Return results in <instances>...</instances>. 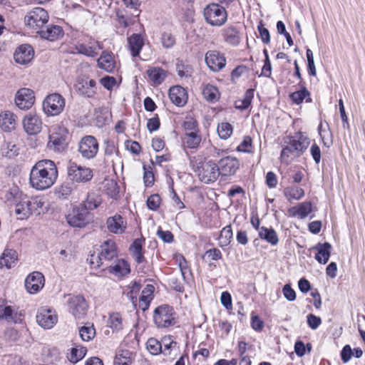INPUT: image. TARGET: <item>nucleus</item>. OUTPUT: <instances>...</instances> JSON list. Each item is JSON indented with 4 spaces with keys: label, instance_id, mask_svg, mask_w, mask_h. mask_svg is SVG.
Here are the masks:
<instances>
[{
    "label": "nucleus",
    "instance_id": "c9c22d12",
    "mask_svg": "<svg viewBox=\"0 0 365 365\" xmlns=\"http://www.w3.org/2000/svg\"><path fill=\"white\" fill-rule=\"evenodd\" d=\"M75 189L74 184L71 182H64L61 185L55 188V195L58 199L65 200L67 199L73 192Z\"/></svg>",
    "mask_w": 365,
    "mask_h": 365
},
{
    "label": "nucleus",
    "instance_id": "9d476101",
    "mask_svg": "<svg viewBox=\"0 0 365 365\" xmlns=\"http://www.w3.org/2000/svg\"><path fill=\"white\" fill-rule=\"evenodd\" d=\"M65 107V99L58 93H52L46 96L43 102V110L48 115L60 114Z\"/></svg>",
    "mask_w": 365,
    "mask_h": 365
},
{
    "label": "nucleus",
    "instance_id": "72a5a7b5",
    "mask_svg": "<svg viewBox=\"0 0 365 365\" xmlns=\"http://www.w3.org/2000/svg\"><path fill=\"white\" fill-rule=\"evenodd\" d=\"M106 327L112 330V333H118L123 329V318L120 313L113 312L109 314Z\"/></svg>",
    "mask_w": 365,
    "mask_h": 365
},
{
    "label": "nucleus",
    "instance_id": "20e7f679",
    "mask_svg": "<svg viewBox=\"0 0 365 365\" xmlns=\"http://www.w3.org/2000/svg\"><path fill=\"white\" fill-rule=\"evenodd\" d=\"M68 130L63 125H53L48 131L47 148L56 153H61L67 148Z\"/></svg>",
    "mask_w": 365,
    "mask_h": 365
},
{
    "label": "nucleus",
    "instance_id": "49530a36",
    "mask_svg": "<svg viewBox=\"0 0 365 365\" xmlns=\"http://www.w3.org/2000/svg\"><path fill=\"white\" fill-rule=\"evenodd\" d=\"M1 150L2 155L8 158H13L19 155V148L11 142H4Z\"/></svg>",
    "mask_w": 365,
    "mask_h": 365
},
{
    "label": "nucleus",
    "instance_id": "473e14b6",
    "mask_svg": "<svg viewBox=\"0 0 365 365\" xmlns=\"http://www.w3.org/2000/svg\"><path fill=\"white\" fill-rule=\"evenodd\" d=\"M16 116L11 112H5L0 115V126L6 132H10L16 128Z\"/></svg>",
    "mask_w": 365,
    "mask_h": 365
},
{
    "label": "nucleus",
    "instance_id": "603ef678",
    "mask_svg": "<svg viewBox=\"0 0 365 365\" xmlns=\"http://www.w3.org/2000/svg\"><path fill=\"white\" fill-rule=\"evenodd\" d=\"M176 71L180 78H189L192 74V68L191 66L185 63L182 61H178L176 63Z\"/></svg>",
    "mask_w": 365,
    "mask_h": 365
},
{
    "label": "nucleus",
    "instance_id": "2eb2a0df",
    "mask_svg": "<svg viewBox=\"0 0 365 365\" xmlns=\"http://www.w3.org/2000/svg\"><path fill=\"white\" fill-rule=\"evenodd\" d=\"M38 207V202L36 200H31L25 197L16 205L15 213L19 216V219L24 220L37 210Z\"/></svg>",
    "mask_w": 365,
    "mask_h": 365
},
{
    "label": "nucleus",
    "instance_id": "dca6fc26",
    "mask_svg": "<svg viewBox=\"0 0 365 365\" xmlns=\"http://www.w3.org/2000/svg\"><path fill=\"white\" fill-rule=\"evenodd\" d=\"M69 312L76 318L84 316L88 308V304L81 296L70 297L68 301Z\"/></svg>",
    "mask_w": 365,
    "mask_h": 365
},
{
    "label": "nucleus",
    "instance_id": "a878e982",
    "mask_svg": "<svg viewBox=\"0 0 365 365\" xmlns=\"http://www.w3.org/2000/svg\"><path fill=\"white\" fill-rule=\"evenodd\" d=\"M106 269H108L109 273L117 277H123L130 272V264L123 259H117L112 265L108 264Z\"/></svg>",
    "mask_w": 365,
    "mask_h": 365
},
{
    "label": "nucleus",
    "instance_id": "3c124183",
    "mask_svg": "<svg viewBox=\"0 0 365 365\" xmlns=\"http://www.w3.org/2000/svg\"><path fill=\"white\" fill-rule=\"evenodd\" d=\"M86 351V348L76 346L71 349V353L68 358L71 362L76 363L85 356Z\"/></svg>",
    "mask_w": 365,
    "mask_h": 365
},
{
    "label": "nucleus",
    "instance_id": "f03ea898",
    "mask_svg": "<svg viewBox=\"0 0 365 365\" xmlns=\"http://www.w3.org/2000/svg\"><path fill=\"white\" fill-rule=\"evenodd\" d=\"M286 145L281 152L280 158L284 162L288 163L292 157H299L307 149L310 139L304 133L299 132L288 138Z\"/></svg>",
    "mask_w": 365,
    "mask_h": 365
},
{
    "label": "nucleus",
    "instance_id": "e2e57ef3",
    "mask_svg": "<svg viewBox=\"0 0 365 365\" xmlns=\"http://www.w3.org/2000/svg\"><path fill=\"white\" fill-rule=\"evenodd\" d=\"M307 322L309 327L314 330L317 329L322 324L321 318L314 315L313 314L307 315Z\"/></svg>",
    "mask_w": 365,
    "mask_h": 365
},
{
    "label": "nucleus",
    "instance_id": "37998d69",
    "mask_svg": "<svg viewBox=\"0 0 365 365\" xmlns=\"http://www.w3.org/2000/svg\"><path fill=\"white\" fill-rule=\"evenodd\" d=\"M255 90L250 88L246 91L242 99H239L235 101V107L240 110L247 109L251 104L252 100L254 97Z\"/></svg>",
    "mask_w": 365,
    "mask_h": 365
},
{
    "label": "nucleus",
    "instance_id": "cd10ccee",
    "mask_svg": "<svg viewBox=\"0 0 365 365\" xmlns=\"http://www.w3.org/2000/svg\"><path fill=\"white\" fill-rule=\"evenodd\" d=\"M93 115L96 125L99 128L108 124L111 120V112L106 106L96 108Z\"/></svg>",
    "mask_w": 365,
    "mask_h": 365
},
{
    "label": "nucleus",
    "instance_id": "4468645a",
    "mask_svg": "<svg viewBox=\"0 0 365 365\" xmlns=\"http://www.w3.org/2000/svg\"><path fill=\"white\" fill-rule=\"evenodd\" d=\"M35 102L34 91L28 88H20L15 96V103L21 110H29Z\"/></svg>",
    "mask_w": 365,
    "mask_h": 365
},
{
    "label": "nucleus",
    "instance_id": "13d9d810",
    "mask_svg": "<svg viewBox=\"0 0 365 365\" xmlns=\"http://www.w3.org/2000/svg\"><path fill=\"white\" fill-rule=\"evenodd\" d=\"M100 83L108 91H111L117 86V81L113 76H106L100 79Z\"/></svg>",
    "mask_w": 365,
    "mask_h": 365
},
{
    "label": "nucleus",
    "instance_id": "4d7b16f0",
    "mask_svg": "<svg viewBox=\"0 0 365 365\" xmlns=\"http://www.w3.org/2000/svg\"><path fill=\"white\" fill-rule=\"evenodd\" d=\"M160 202L161 198L158 194L151 195L146 202L148 207L153 211H155L159 208Z\"/></svg>",
    "mask_w": 365,
    "mask_h": 365
},
{
    "label": "nucleus",
    "instance_id": "bf43d9fd",
    "mask_svg": "<svg viewBox=\"0 0 365 365\" xmlns=\"http://www.w3.org/2000/svg\"><path fill=\"white\" fill-rule=\"evenodd\" d=\"M306 56L308 63V73L310 76H315L317 75V70L314 65L313 52L311 49L307 48Z\"/></svg>",
    "mask_w": 365,
    "mask_h": 365
},
{
    "label": "nucleus",
    "instance_id": "f704fd0d",
    "mask_svg": "<svg viewBox=\"0 0 365 365\" xmlns=\"http://www.w3.org/2000/svg\"><path fill=\"white\" fill-rule=\"evenodd\" d=\"M202 138L199 131L185 133L182 138L183 145L190 149L197 148Z\"/></svg>",
    "mask_w": 365,
    "mask_h": 365
},
{
    "label": "nucleus",
    "instance_id": "6ab92c4d",
    "mask_svg": "<svg viewBox=\"0 0 365 365\" xmlns=\"http://www.w3.org/2000/svg\"><path fill=\"white\" fill-rule=\"evenodd\" d=\"M217 166L220 174L224 176H230L239 169L240 163L236 158L227 156L219 160Z\"/></svg>",
    "mask_w": 365,
    "mask_h": 365
},
{
    "label": "nucleus",
    "instance_id": "c85d7f7f",
    "mask_svg": "<svg viewBox=\"0 0 365 365\" xmlns=\"http://www.w3.org/2000/svg\"><path fill=\"white\" fill-rule=\"evenodd\" d=\"M144 45V41L140 34H134L128 38V47L133 57L139 56Z\"/></svg>",
    "mask_w": 365,
    "mask_h": 365
},
{
    "label": "nucleus",
    "instance_id": "8fccbe9b",
    "mask_svg": "<svg viewBox=\"0 0 365 365\" xmlns=\"http://www.w3.org/2000/svg\"><path fill=\"white\" fill-rule=\"evenodd\" d=\"M102 187L106 193L111 197H115L118 193L117 183L113 180L105 179L102 182L101 189Z\"/></svg>",
    "mask_w": 365,
    "mask_h": 365
},
{
    "label": "nucleus",
    "instance_id": "69168bd1",
    "mask_svg": "<svg viewBox=\"0 0 365 365\" xmlns=\"http://www.w3.org/2000/svg\"><path fill=\"white\" fill-rule=\"evenodd\" d=\"M144 174H143V182L146 187L152 186L154 183L155 178L153 172L146 169L145 166H143Z\"/></svg>",
    "mask_w": 365,
    "mask_h": 365
},
{
    "label": "nucleus",
    "instance_id": "0eeeda50",
    "mask_svg": "<svg viewBox=\"0 0 365 365\" xmlns=\"http://www.w3.org/2000/svg\"><path fill=\"white\" fill-rule=\"evenodd\" d=\"M153 319L160 328L168 327L176 323L175 312L173 307L167 304L159 306L155 309Z\"/></svg>",
    "mask_w": 365,
    "mask_h": 365
},
{
    "label": "nucleus",
    "instance_id": "6e6d98bb",
    "mask_svg": "<svg viewBox=\"0 0 365 365\" xmlns=\"http://www.w3.org/2000/svg\"><path fill=\"white\" fill-rule=\"evenodd\" d=\"M162 351L165 355H170L171 350L175 349L177 343L173 341L170 336L165 337L162 340Z\"/></svg>",
    "mask_w": 365,
    "mask_h": 365
},
{
    "label": "nucleus",
    "instance_id": "b1692460",
    "mask_svg": "<svg viewBox=\"0 0 365 365\" xmlns=\"http://www.w3.org/2000/svg\"><path fill=\"white\" fill-rule=\"evenodd\" d=\"M37 34L43 39L54 41L63 37L64 33L60 26L51 24L47 26L46 29H41Z\"/></svg>",
    "mask_w": 365,
    "mask_h": 365
},
{
    "label": "nucleus",
    "instance_id": "39448f33",
    "mask_svg": "<svg viewBox=\"0 0 365 365\" xmlns=\"http://www.w3.org/2000/svg\"><path fill=\"white\" fill-rule=\"evenodd\" d=\"M203 16L206 22L212 26L220 27L227 20V12L225 8L217 3L207 5L203 10Z\"/></svg>",
    "mask_w": 365,
    "mask_h": 365
},
{
    "label": "nucleus",
    "instance_id": "bb28decb",
    "mask_svg": "<svg viewBox=\"0 0 365 365\" xmlns=\"http://www.w3.org/2000/svg\"><path fill=\"white\" fill-rule=\"evenodd\" d=\"M146 73L149 81L155 86L162 84L168 76V71L158 66L149 67Z\"/></svg>",
    "mask_w": 365,
    "mask_h": 365
},
{
    "label": "nucleus",
    "instance_id": "ddd939ff",
    "mask_svg": "<svg viewBox=\"0 0 365 365\" xmlns=\"http://www.w3.org/2000/svg\"><path fill=\"white\" fill-rule=\"evenodd\" d=\"M43 122L41 117L34 113H29L22 120L24 130L29 135H36L41 133Z\"/></svg>",
    "mask_w": 365,
    "mask_h": 365
},
{
    "label": "nucleus",
    "instance_id": "0e129e2a",
    "mask_svg": "<svg viewBox=\"0 0 365 365\" xmlns=\"http://www.w3.org/2000/svg\"><path fill=\"white\" fill-rule=\"evenodd\" d=\"M257 29L262 42L266 44L269 43L270 41V35L269 31L264 27L262 23L258 25Z\"/></svg>",
    "mask_w": 365,
    "mask_h": 365
},
{
    "label": "nucleus",
    "instance_id": "f8f14e48",
    "mask_svg": "<svg viewBox=\"0 0 365 365\" xmlns=\"http://www.w3.org/2000/svg\"><path fill=\"white\" fill-rule=\"evenodd\" d=\"M197 172L200 180L205 183L215 182L220 175L218 166L212 161L202 163L197 167Z\"/></svg>",
    "mask_w": 365,
    "mask_h": 365
},
{
    "label": "nucleus",
    "instance_id": "774afa93",
    "mask_svg": "<svg viewBox=\"0 0 365 365\" xmlns=\"http://www.w3.org/2000/svg\"><path fill=\"white\" fill-rule=\"evenodd\" d=\"M282 292L284 297L289 301H294L296 299L295 291L291 287L289 284H285L282 289Z\"/></svg>",
    "mask_w": 365,
    "mask_h": 365
},
{
    "label": "nucleus",
    "instance_id": "680f3d73",
    "mask_svg": "<svg viewBox=\"0 0 365 365\" xmlns=\"http://www.w3.org/2000/svg\"><path fill=\"white\" fill-rule=\"evenodd\" d=\"M183 128L185 133L187 132H198L197 123L195 120L192 118H187L183 123Z\"/></svg>",
    "mask_w": 365,
    "mask_h": 365
},
{
    "label": "nucleus",
    "instance_id": "a19ab883",
    "mask_svg": "<svg viewBox=\"0 0 365 365\" xmlns=\"http://www.w3.org/2000/svg\"><path fill=\"white\" fill-rule=\"evenodd\" d=\"M143 240L141 239H135L130 247V251L135 261L140 264L144 260L142 253Z\"/></svg>",
    "mask_w": 365,
    "mask_h": 365
},
{
    "label": "nucleus",
    "instance_id": "ea45409f",
    "mask_svg": "<svg viewBox=\"0 0 365 365\" xmlns=\"http://www.w3.org/2000/svg\"><path fill=\"white\" fill-rule=\"evenodd\" d=\"M300 86L301 89L292 93L289 96L290 98L297 105L302 103L304 100H306V102H311L312 99L310 98V93L303 85L300 84Z\"/></svg>",
    "mask_w": 365,
    "mask_h": 365
},
{
    "label": "nucleus",
    "instance_id": "412c9836",
    "mask_svg": "<svg viewBox=\"0 0 365 365\" xmlns=\"http://www.w3.org/2000/svg\"><path fill=\"white\" fill-rule=\"evenodd\" d=\"M97 66L107 73H113L118 68V64L112 53L103 51L97 60Z\"/></svg>",
    "mask_w": 365,
    "mask_h": 365
},
{
    "label": "nucleus",
    "instance_id": "de8ad7c7",
    "mask_svg": "<svg viewBox=\"0 0 365 365\" xmlns=\"http://www.w3.org/2000/svg\"><path fill=\"white\" fill-rule=\"evenodd\" d=\"M202 95L207 101L210 102L217 101L219 98L218 89L210 84L204 86L202 88Z\"/></svg>",
    "mask_w": 365,
    "mask_h": 365
},
{
    "label": "nucleus",
    "instance_id": "a211bd4d",
    "mask_svg": "<svg viewBox=\"0 0 365 365\" xmlns=\"http://www.w3.org/2000/svg\"><path fill=\"white\" fill-rule=\"evenodd\" d=\"M45 278L42 273L33 272L25 279V287L30 294L38 292L44 286Z\"/></svg>",
    "mask_w": 365,
    "mask_h": 365
},
{
    "label": "nucleus",
    "instance_id": "e433bc0d",
    "mask_svg": "<svg viewBox=\"0 0 365 365\" xmlns=\"http://www.w3.org/2000/svg\"><path fill=\"white\" fill-rule=\"evenodd\" d=\"M17 260V253L14 250L6 249L0 257V267L11 268Z\"/></svg>",
    "mask_w": 365,
    "mask_h": 365
},
{
    "label": "nucleus",
    "instance_id": "393cba45",
    "mask_svg": "<svg viewBox=\"0 0 365 365\" xmlns=\"http://www.w3.org/2000/svg\"><path fill=\"white\" fill-rule=\"evenodd\" d=\"M222 36L224 41L232 46H238L242 40L240 31L234 26H229L223 29Z\"/></svg>",
    "mask_w": 365,
    "mask_h": 365
},
{
    "label": "nucleus",
    "instance_id": "338daca9",
    "mask_svg": "<svg viewBox=\"0 0 365 365\" xmlns=\"http://www.w3.org/2000/svg\"><path fill=\"white\" fill-rule=\"evenodd\" d=\"M126 148L135 155L140 154L141 151V147L140 144L136 141L127 140L125 143Z\"/></svg>",
    "mask_w": 365,
    "mask_h": 365
},
{
    "label": "nucleus",
    "instance_id": "052dcab7",
    "mask_svg": "<svg viewBox=\"0 0 365 365\" xmlns=\"http://www.w3.org/2000/svg\"><path fill=\"white\" fill-rule=\"evenodd\" d=\"M237 150L240 152L250 153L252 150V138L245 136L242 142L237 146Z\"/></svg>",
    "mask_w": 365,
    "mask_h": 365
},
{
    "label": "nucleus",
    "instance_id": "5fc2aeb1",
    "mask_svg": "<svg viewBox=\"0 0 365 365\" xmlns=\"http://www.w3.org/2000/svg\"><path fill=\"white\" fill-rule=\"evenodd\" d=\"M217 133L220 138L226 140L232 133V126L229 123H221L217 126Z\"/></svg>",
    "mask_w": 365,
    "mask_h": 365
},
{
    "label": "nucleus",
    "instance_id": "09e8293b",
    "mask_svg": "<svg viewBox=\"0 0 365 365\" xmlns=\"http://www.w3.org/2000/svg\"><path fill=\"white\" fill-rule=\"evenodd\" d=\"M10 306H6L3 301H0V319H5L8 322H16V317Z\"/></svg>",
    "mask_w": 365,
    "mask_h": 365
},
{
    "label": "nucleus",
    "instance_id": "5701e85b",
    "mask_svg": "<svg viewBox=\"0 0 365 365\" xmlns=\"http://www.w3.org/2000/svg\"><path fill=\"white\" fill-rule=\"evenodd\" d=\"M169 98L175 106L182 107L187 103V93L182 86H175L169 90Z\"/></svg>",
    "mask_w": 365,
    "mask_h": 365
},
{
    "label": "nucleus",
    "instance_id": "79ce46f5",
    "mask_svg": "<svg viewBox=\"0 0 365 365\" xmlns=\"http://www.w3.org/2000/svg\"><path fill=\"white\" fill-rule=\"evenodd\" d=\"M78 151L82 157L90 159L91 158V135L83 137L79 143Z\"/></svg>",
    "mask_w": 365,
    "mask_h": 365
},
{
    "label": "nucleus",
    "instance_id": "c03bdc74",
    "mask_svg": "<svg viewBox=\"0 0 365 365\" xmlns=\"http://www.w3.org/2000/svg\"><path fill=\"white\" fill-rule=\"evenodd\" d=\"M233 237L231 225L225 226L220 232L218 237V244L220 247H223L227 246Z\"/></svg>",
    "mask_w": 365,
    "mask_h": 365
},
{
    "label": "nucleus",
    "instance_id": "1a4fd4ad",
    "mask_svg": "<svg viewBox=\"0 0 365 365\" xmlns=\"http://www.w3.org/2000/svg\"><path fill=\"white\" fill-rule=\"evenodd\" d=\"M67 176L71 182H85L91 179L90 168L78 165L75 162L69 161L67 164Z\"/></svg>",
    "mask_w": 365,
    "mask_h": 365
},
{
    "label": "nucleus",
    "instance_id": "f3484780",
    "mask_svg": "<svg viewBox=\"0 0 365 365\" xmlns=\"http://www.w3.org/2000/svg\"><path fill=\"white\" fill-rule=\"evenodd\" d=\"M58 321L57 315L52 309L41 307L36 315L37 323L44 329L52 328Z\"/></svg>",
    "mask_w": 365,
    "mask_h": 365
},
{
    "label": "nucleus",
    "instance_id": "c756f323",
    "mask_svg": "<svg viewBox=\"0 0 365 365\" xmlns=\"http://www.w3.org/2000/svg\"><path fill=\"white\" fill-rule=\"evenodd\" d=\"M75 88L79 95L89 98L91 92V79L89 76H80L75 84Z\"/></svg>",
    "mask_w": 365,
    "mask_h": 365
},
{
    "label": "nucleus",
    "instance_id": "423d86ee",
    "mask_svg": "<svg viewBox=\"0 0 365 365\" xmlns=\"http://www.w3.org/2000/svg\"><path fill=\"white\" fill-rule=\"evenodd\" d=\"M98 251L96 261V268L104 270L109 262L118 256L116 244L112 240H107L100 245Z\"/></svg>",
    "mask_w": 365,
    "mask_h": 365
},
{
    "label": "nucleus",
    "instance_id": "58836bf2",
    "mask_svg": "<svg viewBox=\"0 0 365 365\" xmlns=\"http://www.w3.org/2000/svg\"><path fill=\"white\" fill-rule=\"evenodd\" d=\"M259 236L272 245H276L279 241L276 232L272 228L268 229L265 227H261L259 229Z\"/></svg>",
    "mask_w": 365,
    "mask_h": 365
},
{
    "label": "nucleus",
    "instance_id": "9b49d317",
    "mask_svg": "<svg viewBox=\"0 0 365 365\" xmlns=\"http://www.w3.org/2000/svg\"><path fill=\"white\" fill-rule=\"evenodd\" d=\"M205 61L210 71L217 73L225 68L227 59L224 53L217 50H210L205 53Z\"/></svg>",
    "mask_w": 365,
    "mask_h": 365
},
{
    "label": "nucleus",
    "instance_id": "7ed1b4c3",
    "mask_svg": "<svg viewBox=\"0 0 365 365\" xmlns=\"http://www.w3.org/2000/svg\"><path fill=\"white\" fill-rule=\"evenodd\" d=\"M91 201L89 195L86 199L72 209L66 215L67 222L72 227H82L88 223Z\"/></svg>",
    "mask_w": 365,
    "mask_h": 365
},
{
    "label": "nucleus",
    "instance_id": "4c0bfd02",
    "mask_svg": "<svg viewBox=\"0 0 365 365\" xmlns=\"http://www.w3.org/2000/svg\"><path fill=\"white\" fill-rule=\"evenodd\" d=\"M153 290L154 287L153 285H147L142 291L139 299V307L143 311L148 309L153 299Z\"/></svg>",
    "mask_w": 365,
    "mask_h": 365
},
{
    "label": "nucleus",
    "instance_id": "a18cd8bd",
    "mask_svg": "<svg viewBox=\"0 0 365 365\" xmlns=\"http://www.w3.org/2000/svg\"><path fill=\"white\" fill-rule=\"evenodd\" d=\"M284 195L289 201L297 200L304 197V192L303 189L299 187H288L284 190Z\"/></svg>",
    "mask_w": 365,
    "mask_h": 365
},
{
    "label": "nucleus",
    "instance_id": "aec40b11",
    "mask_svg": "<svg viewBox=\"0 0 365 365\" xmlns=\"http://www.w3.org/2000/svg\"><path fill=\"white\" fill-rule=\"evenodd\" d=\"M34 56V51L29 44L19 46L14 53V58L16 63L21 65L28 64Z\"/></svg>",
    "mask_w": 365,
    "mask_h": 365
},
{
    "label": "nucleus",
    "instance_id": "2f4dec72",
    "mask_svg": "<svg viewBox=\"0 0 365 365\" xmlns=\"http://www.w3.org/2000/svg\"><path fill=\"white\" fill-rule=\"evenodd\" d=\"M312 211V205L309 202H304L299 204L297 206L289 209V214L291 216L297 217L299 219L305 218Z\"/></svg>",
    "mask_w": 365,
    "mask_h": 365
},
{
    "label": "nucleus",
    "instance_id": "6e6552de",
    "mask_svg": "<svg viewBox=\"0 0 365 365\" xmlns=\"http://www.w3.org/2000/svg\"><path fill=\"white\" fill-rule=\"evenodd\" d=\"M48 12L41 7L34 8L24 17L25 24L32 29L39 31L48 21Z\"/></svg>",
    "mask_w": 365,
    "mask_h": 365
},
{
    "label": "nucleus",
    "instance_id": "4be33fe9",
    "mask_svg": "<svg viewBox=\"0 0 365 365\" xmlns=\"http://www.w3.org/2000/svg\"><path fill=\"white\" fill-rule=\"evenodd\" d=\"M107 228L109 232L119 235L123 233L127 227V222L118 214L109 217L106 220Z\"/></svg>",
    "mask_w": 365,
    "mask_h": 365
},
{
    "label": "nucleus",
    "instance_id": "f257e3e1",
    "mask_svg": "<svg viewBox=\"0 0 365 365\" xmlns=\"http://www.w3.org/2000/svg\"><path fill=\"white\" fill-rule=\"evenodd\" d=\"M58 175V168L55 163L51 160L44 159L37 161L32 167L29 182L36 190H44L56 182Z\"/></svg>",
    "mask_w": 365,
    "mask_h": 365
},
{
    "label": "nucleus",
    "instance_id": "864d4df0",
    "mask_svg": "<svg viewBox=\"0 0 365 365\" xmlns=\"http://www.w3.org/2000/svg\"><path fill=\"white\" fill-rule=\"evenodd\" d=\"M148 351L153 355H157L162 351V344L156 339L150 338L146 343Z\"/></svg>",
    "mask_w": 365,
    "mask_h": 365
},
{
    "label": "nucleus",
    "instance_id": "7c9ffc66",
    "mask_svg": "<svg viewBox=\"0 0 365 365\" xmlns=\"http://www.w3.org/2000/svg\"><path fill=\"white\" fill-rule=\"evenodd\" d=\"M314 249L317 250L315 255L316 260L321 264H327L329 259L331 245L329 242L318 243Z\"/></svg>",
    "mask_w": 365,
    "mask_h": 365
}]
</instances>
